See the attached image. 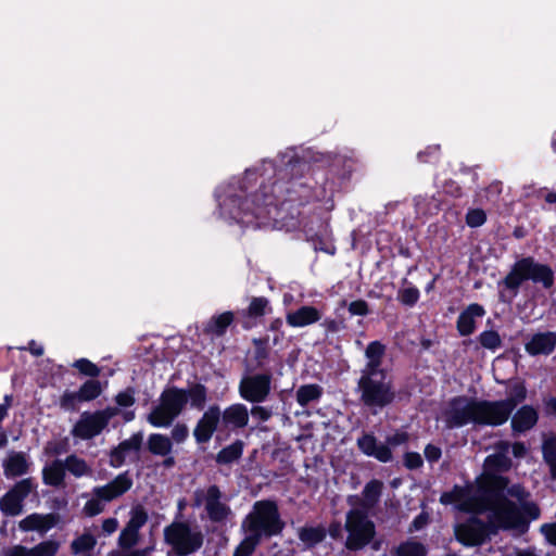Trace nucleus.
Wrapping results in <instances>:
<instances>
[{"instance_id":"nucleus-1","label":"nucleus","mask_w":556,"mask_h":556,"mask_svg":"<svg viewBox=\"0 0 556 556\" xmlns=\"http://www.w3.org/2000/svg\"><path fill=\"white\" fill-rule=\"evenodd\" d=\"M254 176V170L247 169L243 178H232L216 189L222 218L253 229L267 225L294 227L300 207L306 204L325 202L326 208H332L333 184L324 174L320 179L304 176L275 180L270 186L262 182L258 191L249 193Z\"/></svg>"},{"instance_id":"nucleus-2","label":"nucleus","mask_w":556,"mask_h":556,"mask_svg":"<svg viewBox=\"0 0 556 556\" xmlns=\"http://www.w3.org/2000/svg\"><path fill=\"white\" fill-rule=\"evenodd\" d=\"M488 523L496 532L509 531L514 535H523L529 531L530 523L541 516L539 505L530 500V493L520 484H514L506 495L495 493L486 503Z\"/></svg>"},{"instance_id":"nucleus-3","label":"nucleus","mask_w":556,"mask_h":556,"mask_svg":"<svg viewBox=\"0 0 556 556\" xmlns=\"http://www.w3.org/2000/svg\"><path fill=\"white\" fill-rule=\"evenodd\" d=\"M528 280L548 290L555 283V273L549 265L540 263L532 256L517 260L508 274L497 282L500 302L511 304L523 282Z\"/></svg>"},{"instance_id":"nucleus-4","label":"nucleus","mask_w":556,"mask_h":556,"mask_svg":"<svg viewBox=\"0 0 556 556\" xmlns=\"http://www.w3.org/2000/svg\"><path fill=\"white\" fill-rule=\"evenodd\" d=\"M285 526L278 504L273 500L256 501L241 522L245 538L257 544L264 538L280 535Z\"/></svg>"},{"instance_id":"nucleus-5","label":"nucleus","mask_w":556,"mask_h":556,"mask_svg":"<svg viewBox=\"0 0 556 556\" xmlns=\"http://www.w3.org/2000/svg\"><path fill=\"white\" fill-rule=\"evenodd\" d=\"M357 391L361 402L374 414L390 405L395 399L392 381L386 370L361 371Z\"/></svg>"},{"instance_id":"nucleus-6","label":"nucleus","mask_w":556,"mask_h":556,"mask_svg":"<svg viewBox=\"0 0 556 556\" xmlns=\"http://www.w3.org/2000/svg\"><path fill=\"white\" fill-rule=\"evenodd\" d=\"M134 485V479L128 470L118 473L104 485L94 486L91 496L83 507V514L94 517L104 511L106 504L123 496Z\"/></svg>"},{"instance_id":"nucleus-7","label":"nucleus","mask_w":556,"mask_h":556,"mask_svg":"<svg viewBox=\"0 0 556 556\" xmlns=\"http://www.w3.org/2000/svg\"><path fill=\"white\" fill-rule=\"evenodd\" d=\"M229 498L217 484L197 488L192 493V507L202 509L213 523L225 522L232 514Z\"/></svg>"},{"instance_id":"nucleus-8","label":"nucleus","mask_w":556,"mask_h":556,"mask_svg":"<svg viewBox=\"0 0 556 556\" xmlns=\"http://www.w3.org/2000/svg\"><path fill=\"white\" fill-rule=\"evenodd\" d=\"M164 542L177 556H187L198 552L204 542V535L198 527L188 521L174 520L164 528Z\"/></svg>"},{"instance_id":"nucleus-9","label":"nucleus","mask_w":556,"mask_h":556,"mask_svg":"<svg viewBox=\"0 0 556 556\" xmlns=\"http://www.w3.org/2000/svg\"><path fill=\"white\" fill-rule=\"evenodd\" d=\"M187 403V390L176 387L166 389L160 396V403L149 413L147 420L153 427L168 428L181 414Z\"/></svg>"},{"instance_id":"nucleus-10","label":"nucleus","mask_w":556,"mask_h":556,"mask_svg":"<svg viewBox=\"0 0 556 556\" xmlns=\"http://www.w3.org/2000/svg\"><path fill=\"white\" fill-rule=\"evenodd\" d=\"M478 399L456 395L450 399L441 409L440 419L446 429H458L472 424L477 427Z\"/></svg>"},{"instance_id":"nucleus-11","label":"nucleus","mask_w":556,"mask_h":556,"mask_svg":"<svg viewBox=\"0 0 556 556\" xmlns=\"http://www.w3.org/2000/svg\"><path fill=\"white\" fill-rule=\"evenodd\" d=\"M344 527L348 532L345 547L349 551L363 549L376 535L374 521L369 519L368 513L361 508H352L346 513Z\"/></svg>"},{"instance_id":"nucleus-12","label":"nucleus","mask_w":556,"mask_h":556,"mask_svg":"<svg viewBox=\"0 0 556 556\" xmlns=\"http://www.w3.org/2000/svg\"><path fill=\"white\" fill-rule=\"evenodd\" d=\"M409 434L404 430H396L386 437V441L379 442L372 432H363L356 440L358 450L366 456L376 458L381 463H390L393 459L391 448L404 445L408 442Z\"/></svg>"},{"instance_id":"nucleus-13","label":"nucleus","mask_w":556,"mask_h":556,"mask_svg":"<svg viewBox=\"0 0 556 556\" xmlns=\"http://www.w3.org/2000/svg\"><path fill=\"white\" fill-rule=\"evenodd\" d=\"M273 374L269 370L247 375L241 378L238 392L242 400L260 404L265 402L271 392Z\"/></svg>"},{"instance_id":"nucleus-14","label":"nucleus","mask_w":556,"mask_h":556,"mask_svg":"<svg viewBox=\"0 0 556 556\" xmlns=\"http://www.w3.org/2000/svg\"><path fill=\"white\" fill-rule=\"evenodd\" d=\"M515 404L510 401H490L478 399L477 427H498L507 422Z\"/></svg>"},{"instance_id":"nucleus-15","label":"nucleus","mask_w":556,"mask_h":556,"mask_svg":"<svg viewBox=\"0 0 556 556\" xmlns=\"http://www.w3.org/2000/svg\"><path fill=\"white\" fill-rule=\"evenodd\" d=\"M219 417H222V409L217 404L208 406L203 413L192 432L198 444L208 443L215 432H217V437L223 433Z\"/></svg>"},{"instance_id":"nucleus-16","label":"nucleus","mask_w":556,"mask_h":556,"mask_svg":"<svg viewBox=\"0 0 556 556\" xmlns=\"http://www.w3.org/2000/svg\"><path fill=\"white\" fill-rule=\"evenodd\" d=\"M111 415L105 410L83 413L72 429V434L81 440H90L99 435L108 426Z\"/></svg>"},{"instance_id":"nucleus-17","label":"nucleus","mask_w":556,"mask_h":556,"mask_svg":"<svg viewBox=\"0 0 556 556\" xmlns=\"http://www.w3.org/2000/svg\"><path fill=\"white\" fill-rule=\"evenodd\" d=\"M148 513L142 505L134 506L129 511V520L118 536V545L123 549H130L139 541V531L148 522Z\"/></svg>"},{"instance_id":"nucleus-18","label":"nucleus","mask_w":556,"mask_h":556,"mask_svg":"<svg viewBox=\"0 0 556 556\" xmlns=\"http://www.w3.org/2000/svg\"><path fill=\"white\" fill-rule=\"evenodd\" d=\"M278 157L280 162L279 168H277V165L271 160L263 161L264 169L262 176L267 175L268 178H270L271 175L274 176L277 173L282 172H286V174L293 175L295 169H303L306 166L305 157L299 156V154L295 151V148H288L285 152H281Z\"/></svg>"},{"instance_id":"nucleus-19","label":"nucleus","mask_w":556,"mask_h":556,"mask_svg":"<svg viewBox=\"0 0 556 556\" xmlns=\"http://www.w3.org/2000/svg\"><path fill=\"white\" fill-rule=\"evenodd\" d=\"M219 418L223 433L238 432L249 425V409L242 403H235L223 409Z\"/></svg>"},{"instance_id":"nucleus-20","label":"nucleus","mask_w":556,"mask_h":556,"mask_svg":"<svg viewBox=\"0 0 556 556\" xmlns=\"http://www.w3.org/2000/svg\"><path fill=\"white\" fill-rule=\"evenodd\" d=\"M455 535L464 545L477 546L485 541L488 536L486 527L479 519L471 518L455 528Z\"/></svg>"},{"instance_id":"nucleus-21","label":"nucleus","mask_w":556,"mask_h":556,"mask_svg":"<svg viewBox=\"0 0 556 556\" xmlns=\"http://www.w3.org/2000/svg\"><path fill=\"white\" fill-rule=\"evenodd\" d=\"M383 489L384 484L381 480L371 479L365 484L362 492V498H359L357 495H350L348 497V503L352 506L358 505L357 508L369 513L380 502Z\"/></svg>"},{"instance_id":"nucleus-22","label":"nucleus","mask_w":556,"mask_h":556,"mask_svg":"<svg viewBox=\"0 0 556 556\" xmlns=\"http://www.w3.org/2000/svg\"><path fill=\"white\" fill-rule=\"evenodd\" d=\"M143 443L142 432L134 433L129 439L122 441L110 452L109 464L113 468L122 467L132 454L137 455Z\"/></svg>"},{"instance_id":"nucleus-23","label":"nucleus","mask_w":556,"mask_h":556,"mask_svg":"<svg viewBox=\"0 0 556 556\" xmlns=\"http://www.w3.org/2000/svg\"><path fill=\"white\" fill-rule=\"evenodd\" d=\"M33 463L24 452L11 451L2 462L3 473L8 479L25 476L29 472Z\"/></svg>"},{"instance_id":"nucleus-24","label":"nucleus","mask_w":556,"mask_h":556,"mask_svg":"<svg viewBox=\"0 0 556 556\" xmlns=\"http://www.w3.org/2000/svg\"><path fill=\"white\" fill-rule=\"evenodd\" d=\"M556 348V332H536L525 344L526 352L531 356L549 355Z\"/></svg>"},{"instance_id":"nucleus-25","label":"nucleus","mask_w":556,"mask_h":556,"mask_svg":"<svg viewBox=\"0 0 556 556\" xmlns=\"http://www.w3.org/2000/svg\"><path fill=\"white\" fill-rule=\"evenodd\" d=\"M321 312L312 305H302L286 315V323L293 328H304L318 323L321 319Z\"/></svg>"},{"instance_id":"nucleus-26","label":"nucleus","mask_w":556,"mask_h":556,"mask_svg":"<svg viewBox=\"0 0 556 556\" xmlns=\"http://www.w3.org/2000/svg\"><path fill=\"white\" fill-rule=\"evenodd\" d=\"M59 516L55 514H37L33 513L18 522L20 530L24 532L37 531L41 534L47 533L56 526Z\"/></svg>"},{"instance_id":"nucleus-27","label":"nucleus","mask_w":556,"mask_h":556,"mask_svg":"<svg viewBox=\"0 0 556 556\" xmlns=\"http://www.w3.org/2000/svg\"><path fill=\"white\" fill-rule=\"evenodd\" d=\"M485 315V309L478 303L469 304L458 316L456 329L462 337L470 336L476 330V320Z\"/></svg>"},{"instance_id":"nucleus-28","label":"nucleus","mask_w":556,"mask_h":556,"mask_svg":"<svg viewBox=\"0 0 556 556\" xmlns=\"http://www.w3.org/2000/svg\"><path fill=\"white\" fill-rule=\"evenodd\" d=\"M538 420V410L531 405H523L513 415L510 426L514 433H525L531 430Z\"/></svg>"},{"instance_id":"nucleus-29","label":"nucleus","mask_w":556,"mask_h":556,"mask_svg":"<svg viewBox=\"0 0 556 556\" xmlns=\"http://www.w3.org/2000/svg\"><path fill=\"white\" fill-rule=\"evenodd\" d=\"M66 470L63 459L55 458L45 465L42 468V482L52 488H62L65 485Z\"/></svg>"},{"instance_id":"nucleus-30","label":"nucleus","mask_w":556,"mask_h":556,"mask_svg":"<svg viewBox=\"0 0 556 556\" xmlns=\"http://www.w3.org/2000/svg\"><path fill=\"white\" fill-rule=\"evenodd\" d=\"M66 473L75 479L91 478L93 476L92 464L75 453L70 454L63 459Z\"/></svg>"},{"instance_id":"nucleus-31","label":"nucleus","mask_w":556,"mask_h":556,"mask_svg":"<svg viewBox=\"0 0 556 556\" xmlns=\"http://www.w3.org/2000/svg\"><path fill=\"white\" fill-rule=\"evenodd\" d=\"M386 353V346L380 341L370 342L366 350L365 356L368 359L366 365L361 371H380L383 370L380 366L382 357Z\"/></svg>"},{"instance_id":"nucleus-32","label":"nucleus","mask_w":556,"mask_h":556,"mask_svg":"<svg viewBox=\"0 0 556 556\" xmlns=\"http://www.w3.org/2000/svg\"><path fill=\"white\" fill-rule=\"evenodd\" d=\"M326 534V529L323 526L301 527L298 530V538L306 548H312L323 542Z\"/></svg>"},{"instance_id":"nucleus-33","label":"nucleus","mask_w":556,"mask_h":556,"mask_svg":"<svg viewBox=\"0 0 556 556\" xmlns=\"http://www.w3.org/2000/svg\"><path fill=\"white\" fill-rule=\"evenodd\" d=\"M427 546L415 539H407L391 549V556H427Z\"/></svg>"},{"instance_id":"nucleus-34","label":"nucleus","mask_w":556,"mask_h":556,"mask_svg":"<svg viewBox=\"0 0 556 556\" xmlns=\"http://www.w3.org/2000/svg\"><path fill=\"white\" fill-rule=\"evenodd\" d=\"M147 444L149 452L156 456H168L173 452L172 440L165 434H150Z\"/></svg>"},{"instance_id":"nucleus-35","label":"nucleus","mask_w":556,"mask_h":556,"mask_svg":"<svg viewBox=\"0 0 556 556\" xmlns=\"http://www.w3.org/2000/svg\"><path fill=\"white\" fill-rule=\"evenodd\" d=\"M323 393L324 389L319 384H303L296 390L295 399L299 405L305 407L313 402H318Z\"/></svg>"},{"instance_id":"nucleus-36","label":"nucleus","mask_w":556,"mask_h":556,"mask_svg":"<svg viewBox=\"0 0 556 556\" xmlns=\"http://www.w3.org/2000/svg\"><path fill=\"white\" fill-rule=\"evenodd\" d=\"M233 321V314L225 312L223 314L213 316L205 325L204 331L214 336H223L230 324Z\"/></svg>"},{"instance_id":"nucleus-37","label":"nucleus","mask_w":556,"mask_h":556,"mask_svg":"<svg viewBox=\"0 0 556 556\" xmlns=\"http://www.w3.org/2000/svg\"><path fill=\"white\" fill-rule=\"evenodd\" d=\"M243 446L244 444L241 440H236L217 453L215 458L216 463L219 465H229L238 460L242 456Z\"/></svg>"},{"instance_id":"nucleus-38","label":"nucleus","mask_w":556,"mask_h":556,"mask_svg":"<svg viewBox=\"0 0 556 556\" xmlns=\"http://www.w3.org/2000/svg\"><path fill=\"white\" fill-rule=\"evenodd\" d=\"M542 454L545 464L549 468V475L556 480V435L544 438L542 443Z\"/></svg>"},{"instance_id":"nucleus-39","label":"nucleus","mask_w":556,"mask_h":556,"mask_svg":"<svg viewBox=\"0 0 556 556\" xmlns=\"http://www.w3.org/2000/svg\"><path fill=\"white\" fill-rule=\"evenodd\" d=\"M24 504L9 490L0 497V510L4 516L22 514Z\"/></svg>"},{"instance_id":"nucleus-40","label":"nucleus","mask_w":556,"mask_h":556,"mask_svg":"<svg viewBox=\"0 0 556 556\" xmlns=\"http://www.w3.org/2000/svg\"><path fill=\"white\" fill-rule=\"evenodd\" d=\"M403 288L397 292V300L407 307H413L417 304L420 298L418 288L413 286L406 278L403 279Z\"/></svg>"},{"instance_id":"nucleus-41","label":"nucleus","mask_w":556,"mask_h":556,"mask_svg":"<svg viewBox=\"0 0 556 556\" xmlns=\"http://www.w3.org/2000/svg\"><path fill=\"white\" fill-rule=\"evenodd\" d=\"M269 300L265 296H254L247 308L250 318H258L271 312Z\"/></svg>"},{"instance_id":"nucleus-42","label":"nucleus","mask_w":556,"mask_h":556,"mask_svg":"<svg viewBox=\"0 0 556 556\" xmlns=\"http://www.w3.org/2000/svg\"><path fill=\"white\" fill-rule=\"evenodd\" d=\"M187 395L192 408L198 410H202L204 408L207 400V390L203 384H194L187 391Z\"/></svg>"},{"instance_id":"nucleus-43","label":"nucleus","mask_w":556,"mask_h":556,"mask_svg":"<svg viewBox=\"0 0 556 556\" xmlns=\"http://www.w3.org/2000/svg\"><path fill=\"white\" fill-rule=\"evenodd\" d=\"M97 544L96 538L90 533H84L73 540L71 549L74 555L91 552Z\"/></svg>"},{"instance_id":"nucleus-44","label":"nucleus","mask_w":556,"mask_h":556,"mask_svg":"<svg viewBox=\"0 0 556 556\" xmlns=\"http://www.w3.org/2000/svg\"><path fill=\"white\" fill-rule=\"evenodd\" d=\"M484 466L493 471H507L511 466V460L504 453H494L485 458Z\"/></svg>"},{"instance_id":"nucleus-45","label":"nucleus","mask_w":556,"mask_h":556,"mask_svg":"<svg viewBox=\"0 0 556 556\" xmlns=\"http://www.w3.org/2000/svg\"><path fill=\"white\" fill-rule=\"evenodd\" d=\"M78 392L84 402H90L102 393L101 382L93 378L89 379L80 386Z\"/></svg>"},{"instance_id":"nucleus-46","label":"nucleus","mask_w":556,"mask_h":556,"mask_svg":"<svg viewBox=\"0 0 556 556\" xmlns=\"http://www.w3.org/2000/svg\"><path fill=\"white\" fill-rule=\"evenodd\" d=\"M37 489V483L34 478H25L16 482L12 489H10L11 493H13L20 502L24 504V501L27 496Z\"/></svg>"},{"instance_id":"nucleus-47","label":"nucleus","mask_w":556,"mask_h":556,"mask_svg":"<svg viewBox=\"0 0 556 556\" xmlns=\"http://www.w3.org/2000/svg\"><path fill=\"white\" fill-rule=\"evenodd\" d=\"M478 341L482 348L491 351H495L502 345L501 337L495 330L482 331L478 337Z\"/></svg>"},{"instance_id":"nucleus-48","label":"nucleus","mask_w":556,"mask_h":556,"mask_svg":"<svg viewBox=\"0 0 556 556\" xmlns=\"http://www.w3.org/2000/svg\"><path fill=\"white\" fill-rule=\"evenodd\" d=\"M60 542L56 540H46L33 546L36 556H55L60 549Z\"/></svg>"},{"instance_id":"nucleus-49","label":"nucleus","mask_w":556,"mask_h":556,"mask_svg":"<svg viewBox=\"0 0 556 556\" xmlns=\"http://www.w3.org/2000/svg\"><path fill=\"white\" fill-rule=\"evenodd\" d=\"M83 402L78 391H65L60 399V406L64 410L74 412L77 409V405Z\"/></svg>"},{"instance_id":"nucleus-50","label":"nucleus","mask_w":556,"mask_h":556,"mask_svg":"<svg viewBox=\"0 0 556 556\" xmlns=\"http://www.w3.org/2000/svg\"><path fill=\"white\" fill-rule=\"evenodd\" d=\"M73 367L78 369L80 374L91 378H96L100 375V368L87 358L75 361Z\"/></svg>"},{"instance_id":"nucleus-51","label":"nucleus","mask_w":556,"mask_h":556,"mask_svg":"<svg viewBox=\"0 0 556 556\" xmlns=\"http://www.w3.org/2000/svg\"><path fill=\"white\" fill-rule=\"evenodd\" d=\"M486 220L485 212L481 208H471L466 214V223L471 228L482 226Z\"/></svg>"},{"instance_id":"nucleus-52","label":"nucleus","mask_w":556,"mask_h":556,"mask_svg":"<svg viewBox=\"0 0 556 556\" xmlns=\"http://www.w3.org/2000/svg\"><path fill=\"white\" fill-rule=\"evenodd\" d=\"M250 414L253 419L260 422H266L271 418L273 409L267 406L253 405L251 410L249 412V415Z\"/></svg>"},{"instance_id":"nucleus-53","label":"nucleus","mask_w":556,"mask_h":556,"mask_svg":"<svg viewBox=\"0 0 556 556\" xmlns=\"http://www.w3.org/2000/svg\"><path fill=\"white\" fill-rule=\"evenodd\" d=\"M440 154V146H429L424 151H420L417 155L419 162L432 163L438 161Z\"/></svg>"},{"instance_id":"nucleus-54","label":"nucleus","mask_w":556,"mask_h":556,"mask_svg":"<svg viewBox=\"0 0 556 556\" xmlns=\"http://www.w3.org/2000/svg\"><path fill=\"white\" fill-rule=\"evenodd\" d=\"M189 437V429L186 424H177L174 426L170 432L172 443L177 444L184 443Z\"/></svg>"},{"instance_id":"nucleus-55","label":"nucleus","mask_w":556,"mask_h":556,"mask_svg":"<svg viewBox=\"0 0 556 556\" xmlns=\"http://www.w3.org/2000/svg\"><path fill=\"white\" fill-rule=\"evenodd\" d=\"M257 545V543L244 538L236 547L232 556H252Z\"/></svg>"},{"instance_id":"nucleus-56","label":"nucleus","mask_w":556,"mask_h":556,"mask_svg":"<svg viewBox=\"0 0 556 556\" xmlns=\"http://www.w3.org/2000/svg\"><path fill=\"white\" fill-rule=\"evenodd\" d=\"M403 462L404 466L409 470L419 469L424 465V459L417 452H406Z\"/></svg>"},{"instance_id":"nucleus-57","label":"nucleus","mask_w":556,"mask_h":556,"mask_svg":"<svg viewBox=\"0 0 556 556\" xmlns=\"http://www.w3.org/2000/svg\"><path fill=\"white\" fill-rule=\"evenodd\" d=\"M348 309L351 315L366 316L369 314V306L365 300H356L349 304Z\"/></svg>"},{"instance_id":"nucleus-58","label":"nucleus","mask_w":556,"mask_h":556,"mask_svg":"<svg viewBox=\"0 0 556 556\" xmlns=\"http://www.w3.org/2000/svg\"><path fill=\"white\" fill-rule=\"evenodd\" d=\"M503 184L501 181H493L485 188V198L491 203H496L502 193Z\"/></svg>"},{"instance_id":"nucleus-59","label":"nucleus","mask_w":556,"mask_h":556,"mask_svg":"<svg viewBox=\"0 0 556 556\" xmlns=\"http://www.w3.org/2000/svg\"><path fill=\"white\" fill-rule=\"evenodd\" d=\"M134 394H135V391L132 389L128 388L127 390L119 392L116 395L115 402L121 407H129V406L134 405V403H135Z\"/></svg>"},{"instance_id":"nucleus-60","label":"nucleus","mask_w":556,"mask_h":556,"mask_svg":"<svg viewBox=\"0 0 556 556\" xmlns=\"http://www.w3.org/2000/svg\"><path fill=\"white\" fill-rule=\"evenodd\" d=\"M462 493L463 490L459 486H455L452 491L444 492L440 497V502L444 505L457 503L462 498Z\"/></svg>"},{"instance_id":"nucleus-61","label":"nucleus","mask_w":556,"mask_h":556,"mask_svg":"<svg viewBox=\"0 0 556 556\" xmlns=\"http://www.w3.org/2000/svg\"><path fill=\"white\" fill-rule=\"evenodd\" d=\"M527 396V390L522 384H516L513 390L509 397L504 399L503 401H510L515 404V408L517 405L522 402Z\"/></svg>"},{"instance_id":"nucleus-62","label":"nucleus","mask_w":556,"mask_h":556,"mask_svg":"<svg viewBox=\"0 0 556 556\" xmlns=\"http://www.w3.org/2000/svg\"><path fill=\"white\" fill-rule=\"evenodd\" d=\"M283 327V320L281 318H275L269 323L268 330L276 332L273 343L277 345L283 339V332L281 331Z\"/></svg>"},{"instance_id":"nucleus-63","label":"nucleus","mask_w":556,"mask_h":556,"mask_svg":"<svg viewBox=\"0 0 556 556\" xmlns=\"http://www.w3.org/2000/svg\"><path fill=\"white\" fill-rule=\"evenodd\" d=\"M540 532L545 536L549 544L556 546V522L542 525Z\"/></svg>"},{"instance_id":"nucleus-64","label":"nucleus","mask_w":556,"mask_h":556,"mask_svg":"<svg viewBox=\"0 0 556 556\" xmlns=\"http://www.w3.org/2000/svg\"><path fill=\"white\" fill-rule=\"evenodd\" d=\"M7 556H36L33 547H26L24 545H14L9 548Z\"/></svg>"}]
</instances>
